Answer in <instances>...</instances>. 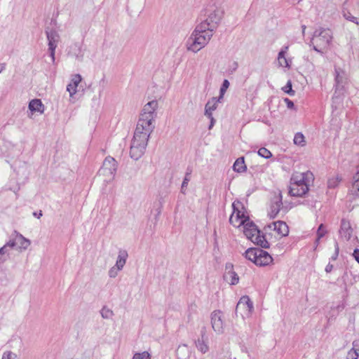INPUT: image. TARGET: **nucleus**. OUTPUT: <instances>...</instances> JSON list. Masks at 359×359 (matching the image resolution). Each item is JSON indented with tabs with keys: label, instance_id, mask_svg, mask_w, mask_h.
<instances>
[{
	"label": "nucleus",
	"instance_id": "1",
	"mask_svg": "<svg viewBox=\"0 0 359 359\" xmlns=\"http://www.w3.org/2000/svg\"><path fill=\"white\" fill-rule=\"evenodd\" d=\"M158 108L157 100H151L143 107L134 133L137 137L149 139L155 128V119L157 116L156 110Z\"/></svg>",
	"mask_w": 359,
	"mask_h": 359
},
{
	"label": "nucleus",
	"instance_id": "2",
	"mask_svg": "<svg viewBox=\"0 0 359 359\" xmlns=\"http://www.w3.org/2000/svg\"><path fill=\"white\" fill-rule=\"evenodd\" d=\"M203 13L204 20L200 24L215 32L224 15L222 3L217 0H210L203 9Z\"/></svg>",
	"mask_w": 359,
	"mask_h": 359
},
{
	"label": "nucleus",
	"instance_id": "3",
	"mask_svg": "<svg viewBox=\"0 0 359 359\" xmlns=\"http://www.w3.org/2000/svg\"><path fill=\"white\" fill-rule=\"evenodd\" d=\"M213 33L212 30L199 24L187 39V49L194 53H198L209 43Z\"/></svg>",
	"mask_w": 359,
	"mask_h": 359
},
{
	"label": "nucleus",
	"instance_id": "4",
	"mask_svg": "<svg viewBox=\"0 0 359 359\" xmlns=\"http://www.w3.org/2000/svg\"><path fill=\"white\" fill-rule=\"evenodd\" d=\"M313 180V174L310 172L294 173L290 180V195L296 197L303 196L309 191Z\"/></svg>",
	"mask_w": 359,
	"mask_h": 359
},
{
	"label": "nucleus",
	"instance_id": "5",
	"mask_svg": "<svg viewBox=\"0 0 359 359\" xmlns=\"http://www.w3.org/2000/svg\"><path fill=\"white\" fill-rule=\"evenodd\" d=\"M332 39V34L330 29L320 28L314 32L311 43L316 52L324 54L328 50Z\"/></svg>",
	"mask_w": 359,
	"mask_h": 359
},
{
	"label": "nucleus",
	"instance_id": "6",
	"mask_svg": "<svg viewBox=\"0 0 359 359\" xmlns=\"http://www.w3.org/2000/svg\"><path fill=\"white\" fill-rule=\"evenodd\" d=\"M232 209L229 222L234 227L240 228L250 219L248 212L240 201H235L232 203Z\"/></svg>",
	"mask_w": 359,
	"mask_h": 359
},
{
	"label": "nucleus",
	"instance_id": "7",
	"mask_svg": "<svg viewBox=\"0 0 359 359\" xmlns=\"http://www.w3.org/2000/svg\"><path fill=\"white\" fill-rule=\"evenodd\" d=\"M246 259L259 266H266L273 263V257L266 251L260 248H249L245 252Z\"/></svg>",
	"mask_w": 359,
	"mask_h": 359
},
{
	"label": "nucleus",
	"instance_id": "8",
	"mask_svg": "<svg viewBox=\"0 0 359 359\" xmlns=\"http://www.w3.org/2000/svg\"><path fill=\"white\" fill-rule=\"evenodd\" d=\"M242 226L243 228V233L248 240L262 248H267L269 247V243L261 235L260 231L251 219Z\"/></svg>",
	"mask_w": 359,
	"mask_h": 359
},
{
	"label": "nucleus",
	"instance_id": "9",
	"mask_svg": "<svg viewBox=\"0 0 359 359\" xmlns=\"http://www.w3.org/2000/svg\"><path fill=\"white\" fill-rule=\"evenodd\" d=\"M266 234L274 236L279 238L287 236L289 233V227L287 224L283 221L272 222L264 228Z\"/></svg>",
	"mask_w": 359,
	"mask_h": 359
},
{
	"label": "nucleus",
	"instance_id": "10",
	"mask_svg": "<svg viewBox=\"0 0 359 359\" xmlns=\"http://www.w3.org/2000/svg\"><path fill=\"white\" fill-rule=\"evenodd\" d=\"M149 139L136 135L133 136L131 142L130 154L134 160H138L144 154Z\"/></svg>",
	"mask_w": 359,
	"mask_h": 359
},
{
	"label": "nucleus",
	"instance_id": "11",
	"mask_svg": "<svg viewBox=\"0 0 359 359\" xmlns=\"http://www.w3.org/2000/svg\"><path fill=\"white\" fill-rule=\"evenodd\" d=\"M117 164L115 159L111 156L107 157L102 168L99 170V175L106 177L105 180H111L116 172Z\"/></svg>",
	"mask_w": 359,
	"mask_h": 359
},
{
	"label": "nucleus",
	"instance_id": "12",
	"mask_svg": "<svg viewBox=\"0 0 359 359\" xmlns=\"http://www.w3.org/2000/svg\"><path fill=\"white\" fill-rule=\"evenodd\" d=\"M30 245L31 241L18 232H15L13 238L6 243V246H9L10 248L16 247V250L20 252L27 250Z\"/></svg>",
	"mask_w": 359,
	"mask_h": 359
},
{
	"label": "nucleus",
	"instance_id": "13",
	"mask_svg": "<svg viewBox=\"0 0 359 359\" xmlns=\"http://www.w3.org/2000/svg\"><path fill=\"white\" fill-rule=\"evenodd\" d=\"M210 323L212 330L217 334L224 332V319L223 313L219 310L213 311L210 314Z\"/></svg>",
	"mask_w": 359,
	"mask_h": 359
},
{
	"label": "nucleus",
	"instance_id": "14",
	"mask_svg": "<svg viewBox=\"0 0 359 359\" xmlns=\"http://www.w3.org/2000/svg\"><path fill=\"white\" fill-rule=\"evenodd\" d=\"M253 309V304L248 296L242 297L236 306L237 312H240L243 318L250 317Z\"/></svg>",
	"mask_w": 359,
	"mask_h": 359
},
{
	"label": "nucleus",
	"instance_id": "15",
	"mask_svg": "<svg viewBox=\"0 0 359 359\" xmlns=\"http://www.w3.org/2000/svg\"><path fill=\"white\" fill-rule=\"evenodd\" d=\"M289 50V46H284L281 48L278 54V66L287 69H290L292 63L291 58L287 57V53Z\"/></svg>",
	"mask_w": 359,
	"mask_h": 359
},
{
	"label": "nucleus",
	"instance_id": "16",
	"mask_svg": "<svg viewBox=\"0 0 359 359\" xmlns=\"http://www.w3.org/2000/svg\"><path fill=\"white\" fill-rule=\"evenodd\" d=\"M82 81V77L80 74H76L72 76L69 83L67 86V91L69 94L71 100L74 98V96L78 92V86Z\"/></svg>",
	"mask_w": 359,
	"mask_h": 359
},
{
	"label": "nucleus",
	"instance_id": "17",
	"mask_svg": "<svg viewBox=\"0 0 359 359\" xmlns=\"http://www.w3.org/2000/svg\"><path fill=\"white\" fill-rule=\"evenodd\" d=\"M68 55L78 61H82L84 50L80 43H75L69 46Z\"/></svg>",
	"mask_w": 359,
	"mask_h": 359
},
{
	"label": "nucleus",
	"instance_id": "18",
	"mask_svg": "<svg viewBox=\"0 0 359 359\" xmlns=\"http://www.w3.org/2000/svg\"><path fill=\"white\" fill-rule=\"evenodd\" d=\"M222 102V100L218 97H212L210 99L205 105V116L209 119H212L213 111L217 109L218 104Z\"/></svg>",
	"mask_w": 359,
	"mask_h": 359
},
{
	"label": "nucleus",
	"instance_id": "19",
	"mask_svg": "<svg viewBox=\"0 0 359 359\" xmlns=\"http://www.w3.org/2000/svg\"><path fill=\"white\" fill-rule=\"evenodd\" d=\"M282 205V197L280 194H278V196H276L273 198L271 202L269 211V216L270 218H274L278 214Z\"/></svg>",
	"mask_w": 359,
	"mask_h": 359
},
{
	"label": "nucleus",
	"instance_id": "20",
	"mask_svg": "<svg viewBox=\"0 0 359 359\" xmlns=\"http://www.w3.org/2000/svg\"><path fill=\"white\" fill-rule=\"evenodd\" d=\"M48 48H57V44L60 41V34L55 30H47L46 32Z\"/></svg>",
	"mask_w": 359,
	"mask_h": 359
},
{
	"label": "nucleus",
	"instance_id": "21",
	"mask_svg": "<svg viewBox=\"0 0 359 359\" xmlns=\"http://www.w3.org/2000/svg\"><path fill=\"white\" fill-rule=\"evenodd\" d=\"M336 88L339 89L344 87L346 81V74L344 70L339 67H334Z\"/></svg>",
	"mask_w": 359,
	"mask_h": 359
},
{
	"label": "nucleus",
	"instance_id": "22",
	"mask_svg": "<svg viewBox=\"0 0 359 359\" xmlns=\"http://www.w3.org/2000/svg\"><path fill=\"white\" fill-rule=\"evenodd\" d=\"M28 107L32 114H34V113L42 114L45 111L44 104L39 99L32 100L29 103Z\"/></svg>",
	"mask_w": 359,
	"mask_h": 359
},
{
	"label": "nucleus",
	"instance_id": "23",
	"mask_svg": "<svg viewBox=\"0 0 359 359\" xmlns=\"http://www.w3.org/2000/svg\"><path fill=\"white\" fill-rule=\"evenodd\" d=\"M339 233L341 237L344 238L346 240H349L351 238L353 233V229L348 221L346 219L341 220Z\"/></svg>",
	"mask_w": 359,
	"mask_h": 359
},
{
	"label": "nucleus",
	"instance_id": "24",
	"mask_svg": "<svg viewBox=\"0 0 359 359\" xmlns=\"http://www.w3.org/2000/svg\"><path fill=\"white\" fill-rule=\"evenodd\" d=\"M195 345L197 350L203 354L209 351V345L207 340L205 339V333L201 334V338L195 341Z\"/></svg>",
	"mask_w": 359,
	"mask_h": 359
},
{
	"label": "nucleus",
	"instance_id": "25",
	"mask_svg": "<svg viewBox=\"0 0 359 359\" xmlns=\"http://www.w3.org/2000/svg\"><path fill=\"white\" fill-rule=\"evenodd\" d=\"M127 258L128 253L126 251H119L114 266H116V268L119 269L121 271L123 269L124 266L126 265Z\"/></svg>",
	"mask_w": 359,
	"mask_h": 359
},
{
	"label": "nucleus",
	"instance_id": "26",
	"mask_svg": "<svg viewBox=\"0 0 359 359\" xmlns=\"http://www.w3.org/2000/svg\"><path fill=\"white\" fill-rule=\"evenodd\" d=\"M359 358V339L353 342V348L347 353V359Z\"/></svg>",
	"mask_w": 359,
	"mask_h": 359
},
{
	"label": "nucleus",
	"instance_id": "27",
	"mask_svg": "<svg viewBox=\"0 0 359 359\" xmlns=\"http://www.w3.org/2000/svg\"><path fill=\"white\" fill-rule=\"evenodd\" d=\"M233 169L237 172H243L246 170V165L243 157L238 158L233 163Z\"/></svg>",
	"mask_w": 359,
	"mask_h": 359
},
{
	"label": "nucleus",
	"instance_id": "28",
	"mask_svg": "<svg viewBox=\"0 0 359 359\" xmlns=\"http://www.w3.org/2000/svg\"><path fill=\"white\" fill-rule=\"evenodd\" d=\"M352 190L356 196H359V165L353 178Z\"/></svg>",
	"mask_w": 359,
	"mask_h": 359
},
{
	"label": "nucleus",
	"instance_id": "29",
	"mask_svg": "<svg viewBox=\"0 0 359 359\" xmlns=\"http://www.w3.org/2000/svg\"><path fill=\"white\" fill-rule=\"evenodd\" d=\"M9 246H6V243L0 248V264L5 262L10 256Z\"/></svg>",
	"mask_w": 359,
	"mask_h": 359
},
{
	"label": "nucleus",
	"instance_id": "30",
	"mask_svg": "<svg viewBox=\"0 0 359 359\" xmlns=\"http://www.w3.org/2000/svg\"><path fill=\"white\" fill-rule=\"evenodd\" d=\"M225 278L231 285H236L238 283V276L233 271H228L225 275Z\"/></svg>",
	"mask_w": 359,
	"mask_h": 359
},
{
	"label": "nucleus",
	"instance_id": "31",
	"mask_svg": "<svg viewBox=\"0 0 359 359\" xmlns=\"http://www.w3.org/2000/svg\"><path fill=\"white\" fill-rule=\"evenodd\" d=\"M341 180V177L337 175L330 177L327 180L328 188L334 189L337 187L339 185Z\"/></svg>",
	"mask_w": 359,
	"mask_h": 359
},
{
	"label": "nucleus",
	"instance_id": "32",
	"mask_svg": "<svg viewBox=\"0 0 359 359\" xmlns=\"http://www.w3.org/2000/svg\"><path fill=\"white\" fill-rule=\"evenodd\" d=\"M294 144L299 146V147H304L306 145V140L304 135L302 133H297L294 135Z\"/></svg>",
	"mask_w": 359,
	"mask_h": 359
},
{
	"label": "nucleus",
	"instance_id": "33",
	"mask_svg": "<svg viewBox=\"0 0 359 359\" xmlns=\"http://www.w3.org/2000/svg\"><path fill=\"white\" fill-rule=\"evenodd\" d=\"M327 233V231L325 226L323 224H321L318 226V228L317 229V232H316V235H317V238H316V246L318 245L320 239H321L323 237H324Z\"/></svg>",
	"mask_w": 359,
	"mask_h": 359
},
{
	"label": "nucleus",
	"instance_id": "34",
	"mask_svg": "<svg viewBox=\"0 0 359 359\" xmlns=\"http://www.w3.org/2000/svg\"><path fill=\"white\" fill-rule=\"evenodd\" d=\"M102 317L104 319H110L114 316L113 311L107 306H104L100 311Z\"/></svg>",
	"mask_w": 359,
	"mask_h": 359
},
{
	"label": "nucleus",
	"instance_id": "35",
	"mask_svg": "<svg viewBox=\"0 0 359 359\" xmlns=\"http://www.w3.org/2000/svg\"><path fill=\"white\" fill-rule=\"evenodd\" d=\"M229 85H230V83L228 80H226V79L224 80L222 85L219 89V96L218 97V98L223 100L224 95L226 90L229 87Z\"/></svg>",
	"mask_w": 359,
	"mask_h": 359
},
{
	"label": "nucleus",
	"instance_id": "36",
	"mask_svg": "<svg viewBox=\"0 0 359 359\" xmlns=\"http://www.w3.org/2000/svg\"><path fill=\"white\" fill-rule=\"evenodd\" d=\"M132 359H151V354L148 351L135 353Z\"/></svg>",
	"mask_w": 359,
	"mask_h": 359
},
{
	"label": "nucleus",
	"instance_id": "37",
	"mask_svg": "<svg viewBox=\"0 0 359 359\" xmlns=\"http://www.w3.org/2000/svg\"><path fill=\"white\" fill-rule=\"evenodd\" d=\"M257 154L259 156L264 158H269L272 156L271 152L264 147L260 148L258 150Z\"/></svg>",
	"mask_w": 359,
	"mask_h": 359
},
{
	"label": "nucleus",
	"instance_id": "38",
	"mask_svg": "<svg viewBox=\"0 0 359 359\" xmlns=\"http://www.w3.org/2000/svg\"><path fill=\"white\" fill-rule=\"evenodd\" d=\"M120 271H121V270L119 269H118L116 266H113L112 267H111L109 269V271H108V276L111 278H115L116 277L118 276V275Z\"/></svg>",
	"mask_w": 359,
	"mask_h": 359
},
{
	"label": "nucleus",
	"instance_id": "39",
	"mask_svg": "<svg viewBox=\"0 0 359 359\" xmlns=\"http://www.w3.org/2000/svg\"><path fill=\"white\" fill-rule=\"evenodd\" d=\"M283 90L285 93L289 94L290 95H294V91L292 88V82L291 81H288L286 83V85L283 88Z\"/></svg>",
	"mask_w": 359,
	"mask_h": 359
},
{
	"label": "nucleus",
	"instance_id": "40",
	"mask_svg": "<svg viewBox=\"0 0 359 359\" xmlns=\"http://www.w3.org/2000/svg\"><path fill=\"white\" fill-rule=\"evenodd\" d=\"M16 358H17V355L15 353L11 351H5L3 353L1 359H15Z\"/></svg>",
	"mask_w": 359,
	"mask_h": 359
},
{
	"label": "nucleus",
	"instance_id": "41",
	"mask_svg": "<svg viewBox=\"0 0 359 359\" xmlns=\"http://www.w3.org/2000/svg\"><path fill=\"white\" fill-rule=\"evenodd\" d=\"M344 17L346 20H349V21H351V22H353V23H355V24H356V25H358V24H359V22H358V18H357L356 17H355V16L352 15H351V13H344Z\"/></svg>",
	"mask_w": 359,
	"mask_h": 359
},
{
	"label": "nucleus",
	"instance_id": "42",
	"mask_svg": "<svg viewBox=\"0 0 359 359\" xmlns=\"http://www.w3.org/2000/svg\"><path fill=\"white\" fill-rule=\"evenodd\" d=\"M187 352V345L183 344V345L179 346L177 351V355H179L180 353H186Z\"/></svg>",
	"mask_w": 359,
	"mask_h": 359
},
{
	"label": "nucleus",
	"instance_id": "43",
	"mask_svg": "<svg viewBox=\"0 0 359 359\" xmlns=\"http://www.w3.org/2000/svg\"><path fill=\"white\" fill-rule=\"evenodd\" d=\"M55 50H56V48H48V51L50 53V57L51 58L53 63H54L55 61Z\"/></svg>",
	"mask_w": 359,
	"mask_h": 359
},
{
	"label": "nucleus",
	"instance_id": "44",
	"mask_svg": "<svg viewBox=\"0 0 359 359\" xmlns=\"http://www.w3.org/2000/svg\"><path fill=\"white\" fill-rule=\"evenodd\" d=\"M339 245L337 243L335 244V252H334V254L332 256L331 259L332 260H336L338 255H339Z\"/></svg>",
	"mask_w": 359,
	"mask_h": 359
},
{
	"label": "nucleus",
	"instance_id": "45",
	"mask_svg": "<svg viewBox=\"0 0 359 359\" xmlns=\"http://www.w3.org/2000/svg\"><path fill=\"white\" fill-rule=\"evenodd\" d=\"M284 102H285L287 107L289 108V109H292L294 107V103L292 100H290V99L288 98H285L284 99Z\"/></svg>",
	"mask_w": 359,
	"mask_h": 359
},
{
	"label": "nucleus",
	"instance_id": "46",
	"mask_svg": "<svg viewBox=\"0 0 359 359\" xmlns=\"http://www.w3.org/2000/svg\"><path fill=\"white\" fill-rule=\"evenodd\" d=\"M189 181V179L187 177H186L184 179L182 184V189H184L187 187Z\"/></svg>",
	"mask_w": 359,
	"mask_h": 359
},
{
	"label": "nucleus",
	"instance_id": "47",
	"mask_svg": "<svg viewBox=\"0 0 359 359\" xmlns=\"http://www.w3.org/2000/svg\"><path fill=\"white\" fill-rule=\"evenodd\" d=\"M332 269H333V265L329 263V264L325 266V271H326L327 273H330V272H331V271H332Z\"/></svg>",
	"mask_w": 359,
	"mask_h": 359
},
{
	"label": "nucleus",
	"instance_id": "48",
	"mask_svg": "<svg viewBox=\"0 0 359 359\" xmlns=\"http://www.w3.org/2000/svg\"><path fill=\"white\" fill-rule=\"evenodd\" d=\"M353 256L356 261L359 263V250L356 249L353 252Z\"/></svg>",
	"mask_w": 359,
	"mask_h": 359
},
{
	"label": "nucleus",
	"instance_id": "49",
	"mask_svg": "<svg viewBox=\"0 0 359 359\" xmlns=\"http://www.w3.org/2000/svg\"><path fill=\"white\" fill-rule=\"evenodd\" d=\"M220 359H236V358H233L230 353H226Z\"/></svg>",
	"mask_w": 359,
	"mask_h": 359
},
{
	"label": "nucleus",
	"instance_id": "50",
	"mask_svg": "<svg viewBox=\"0 0 359 359\" xmlns=\"http://www.w3.org/2000/svg\"><path fill=\"white\" fill-rule=\"evenodd\" d=\"M6 65L5 63H0V73L6 69Z\"/></svg>",
	"mask_w": 359,
	"mask_h": 359
},
{
	"label": "nucleus",
	"instance_id": "51",
	"mask_svg": "<svg viewBox=\"0 0 359 359\" xmlns=\"http://www.w3.org/2000/svg\"><path fill=\"white\" fill-rule=\"evenodd\" d=\"M210 125L209 128L210 129V128L213 126V125H214V123H215V118H214V117L212 116V119H210Z\"/></svg>",
	"mask_w": 359,
	"mask_h": 359
},
{
	"label": "nucleus",
	"instance_id": "52",
	"mask_svg": "<svg viewBox=\"0 0 359 359\" xmlns=\"http://www.w3.org/2000/svg\"><path fill=\"white\" fill-rule=\"evenodd\" d=\"M302 34H303V35H304L306 27L305 25H302Z\"/></svg>",
	"mask_w": 359,
	"mask_h": 359
},
{
	"label": "nucleus",
	"instance_id": "53",
	"mask_svg": "<svg viewBox=\"0 0 359 359\" xmlns=\"http://www.w3.org/2000/svg\"><path fill=\"white\" fill-rule=\"evenodd\" d=\"M41 215H42V213H41V212H40V213H39V216L38 217V218H39Z\"/></svg>",
	"mask_w": 359,
	"mask_h": 359
},
{
	"label": "nucleus",
	"instance_id": "54",
	"mask_svg": "<svg viewBox=\"0 0 359 359\" xmlns=\"http://www.w3.org/2000/svg\"><path fill=\"white\" fill-rule=\"evenodd\" d=\"M234 65H235V69H236L237 67V64L235 63Z\"/></svg>",
	"mask_w": 359,
	"mask_h": 359
}]
</instances>
